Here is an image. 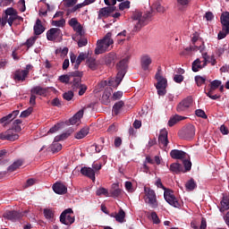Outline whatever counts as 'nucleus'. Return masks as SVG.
Listing matches in <instances>:
<instances>
[{
	"mask_svg": "<svg viewBox=\"0 0 229 229\" xmlns=\"http://www.w3.org/2000/svg\"><path fill=\"white\" fill-rule=\"evenodd\" d=\"M207 78L201 75L195 76V82L197 83L198 87H201L203 84L206 83Z\"/></svg>",
	"mask_w": 229,
	"mask_h": 229,
	"instance_id": "obj_38",
	"label": "nucleus"
},
{
	"mask_svg": "<svg viewBox=\"0 0 229 229\" xmlns=\"http://www.w3.org/2000/svg\"><path fill=\"white\" fill-rule=\"evenodd\" d=\"M37 39H38V37H36V36L30 37V38L25 42V44H23V46H26L27 48L30 49L33 45H35Z\"/></svg>",
	"mask_w": 229,
	"mask_h": 229,
	"instance_id": "obj_41",
	"label": "nucleus"
},
{
	"mask_svg": "<svg viewBox=\"0 0 229 229\" xmlns=\"http://www.w3.org/2000/svg\"><path fill=\"white\" fill-rule=\"evenodd\" d=\"M121 98H123V91H120V90L114 92L113 97H112L113 100H118Z\"/></svg>",
	"mask_w": 229,
	"mask_h": 229,
	"instance_id": "obj_63",
	"label": "nucleus"
},
{
	"mask_svg": "<svg viewBox=\"0 0 229 229\" xmlns=\"http://www.w3.org/2000/svg\"><path fill=\"white\" fill-rule=\"evenodd\" d=\"M62 36L61 30L57 28H52L47 32V39L49 41H61Z\"/></svg>",
	"mask_w": 229,
	"mask_h": 229,
	"instance_id": "obj_9",
	"label": "nucleus"
},
{
	"mask_svg": "<svg viewBox=\"0 0 229 229\" xmlns=\"http://www.w3.org/2000/svg\"><path fill=\"white\" fill-rule=\"evenodd\" d=\"M185 188L189 191H192L197 188V184L193 178L187 181V182L185 183Z\"/></svg>",
	"mask_w": 229,
	"mask_h": 229,
	"instance_id": "obj_36",
	"label": "nucleus"
},
{
	"mask_svg": "<svg viewBox=\"0 0 229 229\" xmlns=\"http://www.w3.org/2000/svg\"><path fill=\"white\" fill-rule=\"evenodd\" d=\"M96 195L97 196H106V198H108V196H110V193L108 192V190H106V188H98L96 191Z\"/></svg>",
	"mask_w": 229,
	"mask_h": 229,
	"instance_id": "obj_45",
	"label": "nucleus"
},
{
	"mask_svg": "<svg viewBox=\"0 0 229 229\" xmlns=\"http://www.w3.org/2000/svg\"><path fill=\"white\" fill-rule=\"evenodd\" d=\"M124 102L119 101L116 104H114L112 112L114 113V115H117L120 113V110L122 107L124 106Z\"/></svg>",
	"mask_w": 229,
	"mask_h": 229,
	"instance_id": "obj_35",
	"label": "nucleus"
},
{
	"mask_svg": "<svg viewBox=\"0 0 229 229\" xmlns=\"http://www.w3.org/2000/svg\"><path fill=\"white\" fill-rule=\"evenodd\" d=\"M89 132V127L82 128L79 132L75 133V139L76 140H82L84 139Z\"/></svg>",
	"mask_w": 229,
	"mask_h": 229,
	"instance_id": "obj_28",
	"label": "nucleus"
},
{
	"mask_svg": "<svg viewBox=\"0 0 229 229\" xmlns=\"http://www.w3.org/2000/svg\"><path fill=\"white\" fill-rule=\"evenodd\" d=\"M151 220L155 225H159L160 224V219L159 216H157V212H152L151 215Z\"/></svg>",
	"mask_w": 229,
	"mask_h": 229,
	"instance_id": "obj_55",
	"label": "nucleus"
},
{
	"mask_svg": "<svg viewBox=\"0 0 229 229\" xmlns=\"http://www.w3.org/2000/svg\"><path fill=\"white\" fill-rule=\"evenodd\" d=\"M86 58H87V54H85L83 52L80 53V55L77 57V61L74 64V69L75 70L80 69V66H81V63L83 61H85Z\"/></svg>",
	"mask_w": 229,
	"mask_h": 229,
	"instance_id": "obj_32",
	"label": "nucleus"
},
{
	"mask_svg": "<svg viewBox=\"0 0 229 229\" xmlns=\"http://www.w3.org/2000/svg\"><path fill=\"white\" fill-rule=\"evenodd\" d=\"M130 7H131V2L130 1H125V2L121 3L119 4L120 11H124L126 9H130Z\"/></svg>",
	"mask_w": 229,
	"mask_h": 229,
	"instance_id": "obj_52",
	"label": "nucleus"
},
{
	"mask_svg": "<svg viewBox=\"0 0 229 229\" xmlns=\"http://www.w3.org/2000/svg\"><path fill=\"white\" fill-rule=\"evenodd\" d=\"M144 191L147 196V199H145V202L149 204L152 208H157L158 207V204L155 190H150V188H144Z\"/></svg>",
	"mask_w": 229,
	"mask_h": 229,
	"instance_id": "obj_7",
	"label": "nucleus"
},
{
	"mask_svg": "<svg viewBox=\"0 0 229 229\" xmlns=\"http://www.w3.org/2000/svg\"><path fill=\"white\" fill-rule=\"evenodd\" d=\"M63 98L66 101H71L74 98V93L72 90H68L63 94Z\"/></svg>",
	"mask_w": 229,
	"mask_h": 229,
	"instance_id": "obj_46",
	"label": "nucleus"
},
{
	"mask_svg": "<svg viewBox=\"0 0 229 229\" xmlns=\"http://www.w3.org/2000/svg\"><path fill=\"white\" fill-rule=\"evenodd\" d=\"M222 85V81L219 80H214L210 82L208 87H212V89H217Z\"/></svg>",
	"mask_w": 229,
	"mask_h": 229,
	"instance_id": "obj_53",
	"label": "nucleus"
},
{
	"mask_svg": "<svg viewBox=\"0 0 229 229\" xmlns=\"http://www.w3.org/2000/svg\"><path fill=\"white\" fill-rule=\"evenodd\" d=\"M153 11H148L147 13H145L141 18V20H140L137 24L135 25L136 29L140 30L142 27L146 26L148 24V21L151 19Z\"/></svg>",
	"mask_w": 229,
	"mask_h": 229,
	"instance_id": "obj_12",
	"label": "nucleus"
},
{
	"mask_svg": "<svg viewBox=\"0 0 229 229\" xmlns=\"http://www.w3.org/2000/svg\"><path fill=\"white\" fill-rule=\"evenodd\" d=\"M47 92V89H44L40 86H36L30 89V94H32L34 96L37 95L39 97H44V96H46Z\"/></svg>",
	"mask_w": 229,
	"mask_h": 229,
	"instance_id": "obj_24",
	"label": "nucleus"
},
{
	"mask_svg": "<svg viewBox=\"0 0 229 229\" xmlns=\"http://www.w3.org/2000/svg\"><path fill=\"white\" fill-rule=\"evenodd\" d=\"M128 63H129L128 58H124L122 61H120L116 65L118 73L116 75V79L114 80L118 81L120 83L124 79L127 73Z\"/></svg>",
	"mask_w": 229,
	"mask_h": 229,
	"instance_id": "obj_6",
	"label": "nucleus"
},
{
	"mask_svg": "<svg viewBox=\"0 0 229 229\" xmlns=\"http://www.w3.org/2000/svg\"><path fill=\"white\" fill-rule=\"evenodd\" d=\"M60 222L66 226H71L75 222V216L72 208H68L63 211L60 216Z\"/></svg>",
	"mask_w": 229,
	"mask_h": 229,
	"instance_id": "obj_4",
	"label": "nucleus"
},
{
	"mask_svg": "<svg viewBox=\"0 0 229 229\" xmlns=\"http://www.w3.org/2000/svg\"><path fill=\"white\" fill-rule=\"evenodd\" d=\"M197 116L201 117L202 119H208V115L206 114L205 111L202 109H197L195 111Z\"/></svg>",
	"mask_w": 229,
	"mask_h": 229,
	"instance_id": "obj_56",
	"label": "nucleus"
},
{
	"mask_svg": "<svg viewBox=\"0 0 229 229\" xmlns=\"http://www.w3.org/2000/svg\"><path fill=\"white\" fill-rule=\"evenodd\" d=\"M183 166H184L183 169H184L185 173L190 172L191 170V166H192L191 161L184 160L183 161Z\"/></svg>",
	"mask_w": 229,
	"mask_h": 229,
	"instance_id": "obj_54",
	"label": "nucleus"
},
{
	"mask_svg": "<svg viewBox=\"0 0 229 229\" xmlns=\"http://www.w3.org/2000/svg\"><path fill=\"white\" fill-rule=\"evenodd\" d=\"M126 213L123 209L120 208L118 214L114 216V219H116V222L123 224L125 222Z\"/></svg>",
	"mask_w": 229,
	"mask_h": 229,
	"instance_id": "obj_29",
	"label": "nucleus"
},
{
	"mask_svg": "<svg viewBox=\"0 0 229 229\" xmlns=\"http://www.w3.org/2000/svg\"><path fill=\"white\" fill-rule=\"evenodd\" d=\"M20 139V135L17 133L13 132L12 130H7L5 132L0 133V140H11L14 141Z\"/></svg>",
	"mask_w": 229,
	"mask_h": 229,
	"instance_id": "obj_11",
	"label": "nucleus"
},
{
	"mask_svg": "<svg viewBox=\"0 0 229 229\" xmlns=\"http://www.w3.org/2000/svg\"><path fill=\"white\" fill-rule=\"evenodd\" d=\"M142 18H143V16H142V13L141 12H135L133 13L132 19L134 21H138V22H139V21H140V20H142Z\"/></svg>",
	"mask_w": 229,
	"mask_h": 229,
	"instance_id": "obj_60",
	"label": "nucleus"
},
{
	"mask_svg": "<svg viewBox=\"0 0 229 229\" xmlns=\"http://www.w3.org/2000/svg\"><path fill=\"white\" fill-rule=\"evenodd\" d=\"M33 30H34V34L36 36H40L41 34L44 33L46 28L42 25L41 20L39 19L36 20Z\"/></svg>",
	"mask_w": 229,
	"mask_h": 229,
	"instance_id": "obj_23",
	"label": "nucleus"
},
{
	"mask_svg": "<svg viewBox=\"0 0 229 229\" xmlns=\"http://www.w3.org/2000/svg\"><path fill=\"white\" fill-rule=\"evenodd\" d=\"M152 64V60L149 55H145L140 58V65L143 71H148L149 69V65Z\"/></svg>",
	"mask_w": 229,
	"mask_h": 229,
	"instance_id": "obj_21",
	"label": "nucleus"
},
{
	"mask_svg": "<svg viewBox=\"0 0 229 229\" xmlns=\"http://www.w3.org/2000/svg\"><path fill=\"white\" fill-rule=\"evenodd\" d=\"M87 64L89 65V69H91L92 71L98 69L97 60L94 58H89L87 61Z\"/></svg>",
	"mask_w": 229,
	"mask_h": 229,
	"instance_id": "obj_40",
	"label": "nucleus"
},
{
	"mask_svg": "<svg viewBox=\"0 0 229 229\" xmlns=\"http://www.w3.org/2000/svg\"><path fill=\"white\" fill-rule=\"evenodd\" d=\"M76 3H77V0H64V5L67 8L74 6Z\"/></svg>",
	"mask_w": 229,
	"mask_h": 229,
	"instance_id": "obj_62",
	"label": "nucleus"
},
{
	"mask_svg": "<svg viewBox=\"0 0 229 229\" xmlns=\"http://www.w3.org/2000/svg\"><path fill=\"white\" fill-rule=\"evenodd\" d=\"M113 33L107 32L103 39L98 40L97 47L95 48V55H102L114 44L112 38Z\"/></svg>",
	"mask_w": 229,
	"mask_h": 229,
	"instance_id": "obj_2",
	"label": "nucleus"
},
{
	"mask_svg": "<svg viewBox=\"0 0 229 229\" xmlns=\"http://www.w3.org/2000/svg\"><path fill=\"white\" fill-rule=\"evenodd\" d=\"M185 117H182L181 115L175 114L174 117L170 118L168 121V126L173 127L177 123L185 120Z\"/></svg>",
	"mask_w": 229,
	"mask_h": 229,
	"instance_id": "obj_31",
	"label": "nucleus"
},
{
	"mask_svg": "<svg viewBox=\"0 0 229 229\" xmlns=\"http://www.w3.org/2000/svg\"><path fill=\"white\" fill-rule=\"evenodd\" d=\"M79 37L80 38L78 39V47H86L88 45V38L84 36V34Z\"/></svg>",
	"mask_w": 229,
	"mask_h": 229,
	"instance_id": "obj_42",
	"label": "nucleus"
},
{
	"mask_svg": "<svg viewBox=\"0 0 229 229\" xmlns=\"http://www.w3.org/2000/svg\"><path fill=\"white\" fill-rule=\"evenodd\" d=\"M81 174L89 178L92 182H96V171L91 167L83 166L81 168Z\"/></svg>",
	"mask_w": 229,
	"mask_h": 229,
	"instance_id": "obj_15",
	"label": "nucleus"
},
{
	"mask_svg": "<svg viewBox=\"0 0 229 229\" xmlns=\"http://www.w3.org/2000/svg\"><path fill=\"white\" fill-rule=\"evenodd\" d=\"M122 194V190L118 188L117 184H113V190L110 191V196L112 198H119Z\"/></svg>",
	"mask_w": 229,
	"mask_h": 229,
	"instance_id": "obj_33",
	"label": "nucleus"
},
{
	"mask_svg": "<svg viewBox=\"0 0 229 229\" xmlns=\"http://www.w3.org/2000/svg\"><path fill=\"white\" fill-rule=\"evenodd\" d=\"M79 74H81V72L79 71L72 72L66 75H60L58 81L61 83L68 84L74 79L76 75H79Z\"/></svg>",
	"mask_w": 229,
	"mask_h": 229,
	"instance_id": "obj_14",
	"label": "nucleus"
},
{
	"mask_svg": "<svg viewBox=\"0 0 229 229\" xmlns=\"http://www.w3.org/2000/svg\"><path fill=\"white\" fill-rule=\"evenodd\" d=\"M116 58L117 56L114 52L109 53L105 56V63L106 65L110 66L114 64Z\"/></svg>",
	"mask_w": 229,
	"mask_h": 229,
	"instance_id": "obj_25",
	"label": "nucleus"
},
{
	"mask_svg": "<svg viewBox=\"0 0 229 229\" xmlns=\"http://www.w3.org/2000/svg\"><path fill=\"white\" fill-rule=\"evenodd\" d=\"M127 37V30H123L122 32H119L116 36V38L118 40V43L125 41V38Z\"/></svg>",
	"mask_w": 229,
	"mask_h": 229,
	"instance_id": "obj_48",
	"label": "nucleus"
},
{
	"mask_svg": "<svg viewBox=\"0 0 229 229\" xmlns=\"http://www.w3.org/2000/svg\"><path fill=\"white\" fill-rule=\"evenodd\" d=\"M216 89L209 87V89H208V91H205L206 96H208V98H210L213 100H217L218 98H220V96H218L217 94H214V91H216Z\"/></svg>",
	"mask_w": 229,
	"mask_h": 229,
	"instance_id": "obj_34",
	"label": "nucleus"
},
{
	"mask_svg": "<svg viewBox=\"0 0 229 229\" xmlns=\"http://www.w3.org/2000/svg\"><path fill=\"white\" fill-rule=\"evenodd\" d=\"M65 23H66V21L64 20V18H62L59 21L52 20V21H51V25L55 26V27H64L65 25Z\"/></svg>",
	"mask_w": 229,
	"mask_h": 229,
	"instance_id": "obj_47",
	"label": "nucleus"
},
{
	"mask_svg": "<svg viewBox=\"0 0 229 229\" xmlns=\"http://www.w3.org/2000/svg\"><path fill=\"white\" fill-rule=\"evenodd\" d=\"M62 150V145L60 143H53L51 147V151L53 153H57Z\"/></svg>",
	"mask_w": 229,
	"mask_h": 229,
	"instance_id": "obj_51",
	"label": "nucleus"
},
{
	"mask_svg": "<svg viewBox=\"0 0 229 229\" xmlns=\"http://www.w3.org/2000/svg\"><path fill=\"white\" fill-rule=\"evenodd\" d=\"M4 13L8 16H15L17 14L16 10L13 7H8L7 10L4 11Z\"/></svg>",
	"mask_w": 229,
	"mask_h": 229,
	"instance_id": "obj_58",
	"label": "nucleus"
},
{
	"mask_svg": "<svg viewBox=\"0 0 229 229\" xmlns=\"http://www.w3.org/2000/svg\"><path fill=\"white\" fill-rule=\"evenodd\" d=\"M195 127L192 124H186L182 129L178 132L179 137L184 140H191L195 136Z\"/></svg>",
	"mask_w": 229,
	"mask_h": 229,
	"instance_id": "obj_5",
	"label": "nucleus"
},
{
	"mask_svg": "<svg viewBox=\"0 0 229 229\" xmlns=\"http://www.w3.org/2000/svg\"><path fill=\"white\" fill-rule=\"evenodd\" d=\"M33 112V108L31 106H30L28 109H26L25 111H22L20 114V117L21 118H27L30 115V114Z\"/></svg>",
	"mask_w": 229,
	"mask_h": 229,
	"instance_id": "obj_49",
	"label": "nucleus"
},
{
	"mask_svg": "<svg viewBox=\"0 0 229 229\" xmlns=\"http://www.w3.org/2000/svg\"><path fill=\"white\" fill-rule=\"evenodd\" d=\"M219 131L220 132H222L223 135H228L229 133L228 128L225 124L220 126Z\"/></svg>",
	"mask_w": 229,
	"mask_h": 229,
	"instance_id": "obj_64",
	"label": "nucleus"
},
{
	"mask_svg": "<svg viewBox=\"0 0 229 229\" xmlns=\"http://www.w3.org/2000/svg\"><path fill=\"white\" fill-rule=\"evenodd\" d=\"M193 106V98L192 97H187L181 103L177 106V112L187 113L189 112L190 108Z\"/></svg>",
	"mask_w": 229,
	"mask_h": 229,
	"instance_id": "obj_8",
	"label": "nucleus"
},
{
	"mask_svg": "<svg viewBox=\"0 0 229 229\" xmlns=\"http://www.w3.org/2000/svg\"><path fill=\"white\" fill-rule=\"evenodd\" d=\"M120 81H118V80L116 79H110L108 81L109 86L113 87V88H117L120 85Z\"/></svg>",
	"mask_w": 229,
	"mask_h": 229,
	"instance_id": "obj_59",
	"label": "nucleus"
},
{
	"mask_svg": "<svg viewBox=\"0 0 229 229\" xmlns=\"http://www.w3.org/2000/svg\"><path fill=\"white\" fill-rule=\"evenodd\" d=\"M4 217L12 222L20 221L23 217V214L18 211H6Z\"/></svg>",
	"mask_w": 229,
	"mask_h": 229,
	"instance_id": "obj_10",
	"label": "nucleus"
},
{
	"mask_svg": "<svg viewBox=\"0 0 229 229\" xmlns=\"http://www.w3.org/2000/svg\"><path fill=\"white\" fill-rule=\"evenodd\" d=\"M24 164V161L21 159H19L17 161H14L11 165L8 166L7 171L9 172H14L15 170L21 167Z\"/></svg>",
	"mask_w": 229,
	"mask_h": 229,
	"instance_id": "obj_27",
	"label": "nucleus"
},
{
	"mask_svg": "<svg viewBox=\"0 0 229 229\" xmlns=\"http://www.w3.org/2000/svg\"><path fill=\"white\" fill-rule=\"evenodd\" d=\"M203 69L202 66V61H200L199 59H196L193 63H192V71L194 72H199V70Z\"/></svg>",
	"mask_w": 229,
	"mask_h": 229,
	"instance_id": "obj_37",
	"label": "nucleus"
},
{
	"mask_svg": "<svg viewBox=\"0 0 229 229\" xmlns=\"http://www.w3.org/2000/svg\"><path fill=\"white\" fill-rule=\"evenodd\" d=\"M156 185H157V188H161L165 191L164 198L170 206H172L175 208H181V204H180L178 199H176V197L174 196V191L168 190L167 188H165L163 185L162 181H161L160 178H158L157 180Z\"/></svg>",
	"mask_w": 229,
	"mask_h": 229,
	"instance_id": "obj_1",
	"label": "nucleus"
},
{
	"mask_svg": "<svg viewBox=\"0 0 229 229\" xmlns=\"http://www.w3.org/2000/svg\"><path fill=\"white\" fill-rule=\"evenodd\" d=\"M109 16H111V12L108 9V6L99 9V11H98V19L107 18Z\"/></svg>",
	"mask_w": 229,
	"mask_h": 229,
	"instance_id": "obj_30",
	"label": "nucleus"
},
{
	"mask_svg": "<svg viewBox=\"0 0 229 229\" xmlns=\"http://www.w3.org/2000/svg\"><path fill=\"white\" fill-rule=\"evenodd\" d=\"M154 7L158 13H165V8L159 3L155 4Z\"/></svg>",
	"mask_w": 229,
	"mask_h": 229,
	"instance_id": "obj_57",
	"label": "nucleus"
},
{
	"mask_svg": "<svg viewBox=\"0 0 229 229\" xmlns=\"http://www.w3.org/2000/svg\"><path fill=\"white\" fill-rule=\"evenodd\" d=\"M157 84L156 89L157 90V95L159 97H164L166 94V87H167V81L163 75L161 74V69L158 67L157 72L155 75Z\"/></svg>",
	"mask_w": 229,
	"mask_h": 229,
	"instance_id": "obj_3",
	"label": "nucleus"
},
{
	"mask_svg": "<svg viewBox=\"0 0 229 229\" xmlns=\"http://www.w3.org/2000/svg\"><path fill=\"white\" fill-rule=\"evenodd\" d=\"M71 133L70 132H63L60 135H57L54 140L56 142L61 141V140H66L70 137Z\"/></svg>",
	"mask_w": 229,
	"mask_h": 229,
	"instance_id": "obj_44",
	"label": "nucleus"
},
{
	"mask_svg": "<svg viewBox=\"0 0 229 229\" xmlns=\"http://www.w3.org/2000/svg\"><path fill=\"white\" fill-rule=\"evenodd\" d=\"M84 111L80 110L77 112L72 118H69L68 122L66 123L67 125H75L81 122V118L83 117Z\"/></svg>",
	"mask_w": 229,
	"mask_h": 229,
	"instance_id": "obj_18",
	"label": "nucleus"
},
{
	"mask_svg": "<svg viewBox=\"0 0 229 229\" xmlns=\"http://www.w3.org/2000/svg\"><path fill=\"white\" fill-rule=\"evenodd\" d=\"M29 73L30 72L28 71L17 70L13 74V80L18 82H23L26 81Z\"/></svg>",
	"mask_w": 229,
	"mask_h": 229,
	"instance_id": "obj_16",
	"label": "nucleus"
},
{
	"mask_svg": "<svg viewBox=\"0 0 229 229\" xmlns=\"http://www.w3.org/2000/svg\"><path fill=\"white\" fill-rule=\"evenodd\" d=\"M170 156L173 159L182 160L186 158L187 153L179 149H172Z\"/></svg>",
	"mask_w": 229,
	"mask_h": 229,
	"instance_id": "obj_20",
	"label": "nucleus"
},
{
	"mask_svg": "<svg viewBox=\"0 0 229 229\" xmlns=\"http://www.w3.org/2000/svg\"><path fill=\"white\" fill-rule=\"evenodd\" d=\"M229 34V30L228 31L225 30V27H223V30L219 31L217 34V38L218 40H222L224 38H225V37Z\"/></svg>",
	"mask_w": 229,
	"mask_h": 229,
	"instance_id": "obj_50",
	"label": "nucleus"
},
{
	"mask_svg": "<svg viewBox=\"0 0 229 229\" xmlns=\"http://www.w3.org/2000/svg\"><path fill=\"white\" fill-rule=\"evenodd\" d=\"M167 131L165 130H161L158 135V142L159 144L163 145L164 148H166L169 144V140L167 138Z\"/></svg>",
	"mask_w": 229,
	"mask_h": 229,
	"instance_id": "obj_22",
	"label": "nucleus"
},
{
	"mask_svg": "<svg viewBox=\"0 0 229 229\" xmlns=\"http://www.w3.org/2000/svg\"><path fill=\"white\" fill-rule=\"evenodd\" d=\"M82 76H83V72H80V74H76L75 77H73V79L72 80V81H70V83H72V88L73 91L79 90L80 88L83 85L81 83Z\"/></svg>",
	"mask_w": 229,
	"mask_h": 229,
	"instance_id": "obj_13",
	"label": "nucleus"
},
{
	"mask_svg": "<svg viewBox=\"0 0 229 229\" xmlns=\"http://www.w3.org/2000/svg\"><path fill=\"white\" fill-rule=\"evenodd\" d=\"M44 215L47 219H51L54 216L53 211L51 209H44Z\"/></svg>",
	"mask_w": 229,
	"mask_h": 229,
	"instance_id": "obj_61",
	"label": "nucleus"
},
{
	"mask_svg": "<svg viewBox=\"0 0 229 229\" xmlns=\"http://www.w3.org/2000/svg\"><path fill=\"white\" fill-rule=\"evenodd\" d=\"M53 191L58 195H64L67 193V187L64 183L56 182L53 184Z\"/></svg>",
	"mask_w": 229,
	"mask_h": 229,
	"instance_id": "obj_19",
	"label": "nucleus"
},
{
	"mask_svg": "<svg viewBox=\"0 0 229 229\" xmlns=\"http://www.w3.org/2000/svg\"><path fill=\"white\" fill-rule=\"evenodd\" d=\"M72 28H73L74 31L76 32L77 37H82L84 35L83 27L81 24V22L78 23L76 26H73Z\"/></svg>",
	"mask_w": 229,
	"mask_h": 229,
	"instance_id": "obj_39",
	"label": "nucleus"
},
{
	"mask_svg": "<svg viewBox=\"0 0 229 229\" xmlns=\"http://www.w3.org/2000/svg\"><path fill=\"white\" fill-rule=\"evenodd\" d=\"M220 22H222L223 28L226 31L229 30V13H224L222 16H220Z\"/></svg>",
	"mask_w": 229,
	"mask_h": 229,
	"instance_id": "obj_26",
	"label": "nucleus"
},
{
	"mask_svg": "<svg viewBox=\"0 0 229 229\" xmlns=\"http://www.w3.org/2000/svg\"><path fill=\"white\" fill-rule=\"evenodd\" d=\"M169 170L174 174H185L186 171H184L183 166L182 164L174 162L170 165Z\"/></svg>",
	"mask_w": 229,
	"mask_h": 229,
	"instance_id": "obj_17",
	"label": "nucleus"
},
{
	"mask_svg": "<svg viewBox=\"0 0 229 229\" xmlns=\"http://www.w3.org/2000/svg\"><path fill=\"white\" fill-rule=\"evenodd\" d=\"M12 121H13L12 114H8L0 119V123L5 126V125H8Z\"/></svg>",
	"mask_w": 229,
	"mask_h": 229,
	"instance_id": "obj_43",
	"label": "nucleus"
}]
</instances>
